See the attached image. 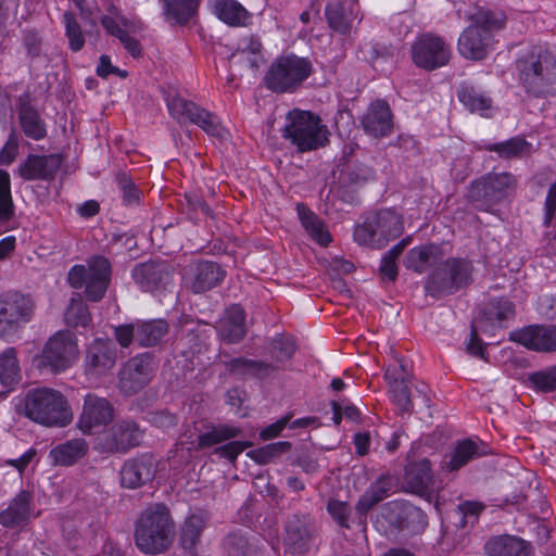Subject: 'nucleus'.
<instances>
[{
  "instance_id": "f257e3e1",
  "label": "nucleus",
  "mask_w": 556,
  "mask_h": 556,
  "mask_svg": "<svg viewBox=\"0 0 556 556\" xmlns=\"http://www.w3.org/2000/svg\"><path fill=\"white\" fill-rule=\"evenodd\" d=\"M465 16L470 25L458 38V52L468 60H483L493 49V33L503 28L505 15L501 11L473 5L466 11Z\"/></svg>"
},
{
  "instance_id": "f03ea898",
  "label": "nucleus",
  "mask_w": 556,
  "mask_h": 556,
  "mask_svg": "<svg viewBox=\"0 0 556 556\" xmlns=\"http://www.w3.org/2000/svg\"><path fill=\"white\" fill-rule=\"evenodd\" d=\"M174 534L175 521L165 504L149 505L135 521V545L147 555L166 552L173 544Z\"/></svg>"
},
{
  "instance_id": "7ed1b4c3",
  "label": "nucleus",
  "mask_w": 556,
  "mask_h": 556,
  "mask_svg": "<svg viewBox=\"0 0 556 556\" xmlns=\"http://www.w3.org/2000/svg\"><path fill=\"white\" fill-rule=\"evenodd\" d=\"M16 407L20 414L46 427H65L73 420L67 399L61 391L52 388L27 390Z\"/></svg>"
},
{
  "instance_id": "20e7f679",
  "label": "nucleus",
  "mask_w": 556,
  "mask_h": 556,
  "mask_svg": "<svg viewBox=\"0 0 556 556\" xmlns=\"http://www.w3.org/2000/svg\"><path fill=\"white\" fill-rule=\"evenodd\" d=\"M473 281V264L467 257H448L427 277L425 290L433 298L456 293Z\"/></svg>"
},
{
  "instance_id": "39448f33",
  "label": "nucleus",
  "mask_w": 556,
  "mask_h": 556,
  "mask_svg": "<svg viewBox=\"0 0 556 556\" xmlns=\"http://www.w3.org/2000/svg\"><path fill=\"white\" fill-rule=\"evenodd\" d=\"M329 131L318 115L308 111L293 110L287 115L282 137L291 142L301 153L325 147Z\"/></svg>"
},
{
  "instance_id": "423d86ee",
  "label": "nucleus",
  "mask_w": 556,
  "mask_h": 556,
  "mask_svg": "<svg viewBox=\"0 0 556 556\" xmlns=\"http://www.w3.org/2000/svg\"><path fill=\"white\" fill-rule=\"evenodd\" d=\"M516 67L526 92L535 98L548 93L556 80V59L546 50L540 49L519 59Z\"/></svg>"
},
{
  "instance_id": "0eeeda50",
  "label": "nucleus",
  "mask_w": 556,
  "mask_h": 556,
  "mask_svg": "<svg viewBox=\"0 0 556 556\" xmlns=\"http://www.w3.org/2000/svg\"><path fill=\"white\" fill-rule=\"evenodd\" d=\"M404 230L402 217L393 210H381L369 215L354 229V240L372 249H381L399 238Z\"/></svg>"
},
{
  "instance_id": "6e6552de",
  "label": "nucleus",
  "mask_w": 556,
  "mask_h": 556,
  "mask_svg": "<svg viewBox=\"0 0 556 556\" xmlns=\"http://www.w3.org/2000/svg\"><path fill=\"white\" fill-rule=\"evenodd\" d=\"M313 73L312 62L307 58L289 54L277 58L269 66L265 86L277 93L292 92Z\"/></svg>"
},
{
  "instance_id": "1a4fd4ad",
  "label": "nucleus",
  "mask_w": 556,
  "mask_h": 556,
  "mask_svg": "<svg viewBox=\"0 0 556 556\" xmlns=\"http://www.w3.org/2000/svg\"><path fill=\"white\" fill-rule=\"evenodd\" d=\"M111 264L108 258L101 255H94L87 266L75 265L67 274V281L71 287L81 289L85 287V293L89 301H100L110 285Z\"/></svg>"
},
{
  "instance_id": "9d476101",
  "label": "nucleus",
  "mask_w": 556,
  "mask_h": 556,
  "mask_svg": "<svg viewBox=\"0 0 556 556\" xmlns=\"http://www.w3.org/2000/svg\"><path fill=\"white\" fill-rule=\"evenodd\" d=\"M517 188V178L508 172H491L471 182L468 199L480 208L488 210L500 203Z\"/></svg>"
},
{
  "instance_id": "9b49d317",
  "label": "nucleus",
  "mask_w": 556,
  "mask_h": 556,
  "mask_svg": "<svg viewBox=\"0 0 556 556\" xmlns=\"http://www.w3.org/2000/svg\"><path fill=\"white\" fill-rule=\"evenodd\" d=\"M36 304L33 298L18 291L0 294V337L15 334L34 316Z\"/></svg>"
},
{
  "instance_id": "f8f14e48",
  "label": "nucleus",
  "mask_w": 556,
  "mask_h": 556,
  "mask_svg": "<svg viewBox=\"0 0 556 556\" xmlns=\"http://www.w3.org/2000/svg\"><path fill=\"white\" fill-rule=\"evenodd\" d=\"M169 332V325L163 318L136 320L114 327V337L121 348H129L132 343L140 348H153L163 342Z\"/></svg>"
},
{
  "instance_id": "ddd939ff",
  "label": "nucleus",
  "mask_w": 556,
  "mask_h": 556,
  "mask_svg": "<svg viewBox=\"0 0 556 556\" xmlns=\"http://www.w3.org/2000/svg\"><path fill=\"white\" fill-rule=\"evenodd\" d=\"M78 357L76 337L71 331H59L43 346L40 365L52 372L70 368Z\"/></svg>"
},
{
  "instance_id": "4468645a",
  "label": "nucleus",
  "mask_w": 556,
  "mask_h": 556,
  "mask_svg": "<svg viewBox=\"0 0 556 556\" xmlns=\"http://www.w3.org/2000/svg\"><path fill=\"white\" fill-rule=\"evenodd\" d=\"M170 115L181 121H188L200 126L205 132L213 137L224 138L226 135L225 128L220 125L219 118L200 108L192 101H188L181 97H174L167 102Z\"/></svg>"
},
{
  "instance_id": "2eb2a0df",
  "label": "nucleus",
  "mask_w": 556,
  "mask_h": 556,
  "mask_svg": "<svg viewBox=\"0 0 556 556\" xmlns=\"http://www.w3.org/2000/svg\"><path fill=\"white\" fill-rule=\"evenodd\" d=\"M412 59L416 66L433 71L448 63L451 48L441 37L422 34L412 45Z\"/></svg>"
},
{
  "instance_id": "dca6fc26",
  "label": "nucleus",
  "mask_w": 556,
  "mask_h": 556,
  "mask_svg": "<svg viewBox=\"0 0 556 556\" xmlns=\"http://www.w3.org/2000/svg\"><path fill=\"white\" fill-rule=\"evenodd\" d=\"M154 371L152 354L146 352L134 356L119 369L117 387L124 395H134L151 381Z\"/></svg>"
},
{
  "instance_id": "f3484780",
  "label": "nucleus",
  "mask_w": 556,
  "mask_h": 556,
  "mask_svg": "<svg viewBox=\"0 0 556 556\" xmlns=\"http://www.w3.org/2000/svg\"><path fill=\"white\" fill-rule=\"evenodd\" d=\"M175 274V266L165 260L140 263L132 269L135 282L146 292L166 290L173 286Z\"/></svg>"
},
{
  "instance_id": "a211bd4d",
  "label": "nucleus",
  "mask_w": 556,
  "mask_h": 556,
  "mask_svg": "<svg viewBox=\"0 0 556 556\" xmlns=\"http://www.w3.org/2000/svg\"><path fill=\"white\" fill-rule=\"evenodd\" d=\"M113 417L114 407L108 399L88 393L77 426L85 434H92L110 424Z\"/></svg>"
},
{
  "instance_id": "6ab92c4d",
  "label": "nucleus",
  "mask_w": 556,
  "mask_h": 556,
  "mask_svg": "<svg viewBox=\"0 0 556 556\" xmlns=\"http://www.w3.org/2000/svg\"><path fill=\"white\" fill-rule=\"evenodd\" d=\"M116 362L117 350L114 342L109 339H96L86 350L85 371L96 378L106 376Z\"/></svg>"
},
{
  "instance_id": "aec40b11",
  "label": "nucleus",
  "mask_w": 556,
  "mask_h": 556,
  "mask_svg": "<svg viewBox=\"0 0 556 556\" xmlns=\"http://www.w3.org/2000/svg\"><path fill=\"white\" fill-rule=\"evenodd\" d=\"M509 339L528 350L556 352V325H531L510 332Z\"/></svg>"
},
{
  "instance_id": "412c9836",
  "label": "nucleus",
  "mask_w": 556,
  "mask_h": 556,
  "mask_svg": "<svg viewBox=\"0 0 556 556\" xmlns=\"http://www.w3.org/2000/svg\"><path fill=\"white\" fill-rule=\"evenodd\" d=\"M156 470V462L149 454H141L129 458L119 470L121 485L126 489L143 486L154 479Z\"/></svg>"
},
{
  "instance_id": "4be33fe9",
  "label": "nucleus",
  "mask_w": 556,
  "mask_h": 556,
  "mask_svg": "<svg viewBox=\"0 0 556 556\" xmlns=\"http://www.w3.org/2000/svg\"><path fill=\"white\" fill-rule=\"evenodd\" d=\"M389 381L390 393L393 403L402 413H417L414 401L418 397L425 407H430V397L422 390H416V394H412L410 389L404 376H400L396 369L388 368L384 375Z\"/></svg>"
},
{
  "instance_id": "5701e85b",
  "label": "nucleus",
  "mask_w": 556,
  "mask_h": 556,
  "mask_svg": "<svg viewBox=\"0 0 556 556\" xmlns=\"http://www.w3.org/2000/svg\"><path fill=\"white\" fill-rule=\"evenodd\" d=\"M404 485L407 491L431 501L435 486L431 465L427 458L412 462L405 467Z\"/></svg>"
},
{
  "instance_id": "b1692460",
  "label": "nucleus",
  "mask_w": 556,
  "mask_h": 556,
  "mask_svg": "<svg viewBox=\"0 0 556 556\" xmlns=\"http://www.w3.org/2000/svg\"><path fill=\"white\" fill-rule=\"evenodd\" d=\"M316 525L309 515H293L286 526V542L294 554L306 552L313 544Z\"/></svg>"
},
{
  "instance_id": "393cba45",
  "label": "nucleus",
  "mask_w": 556,
  "mask_h": 556,
  "mask_svg": "<svg viewBox=\"0 0 556 556\" xmlns=\"http://www.w3.org/2000/svg\"><path fill=\"white\" fill-rule=\"evenodd\" d=\"M225 276L226 271L219 264L199 261L190 264L187 271V283L194 293H203L217 287Z\"/></svg>"
},
{
  "instance_id": "a878e982",
  "label": "nucleus",
  "mask_w": 556,
  "mask_h": 556,
  "mask_svg": "<svg viewBox=\"0 0 556 556\" xmlns=\"http://www.w3.org/2000/svg\"><path fill=\"white\" fill-rule=\"evenodd\" d=\"M361 126L367 135L374 138L389 136L393 129V115L389 104L383 100L370 103L361 117Z\"/></svg>"
},
{
  "instance_id": "bb28decb",
  "label": "nucleus",
  "mask_w": 556,
  "mask_h": 556,
  "mask_svg": "<svg viewBox=\"0 0 556 556\" xmlns=\"http://www.w3.org/2000/svg\"><path fill=\"white\" fill-rule=\"evenodd\" d=\"M62 165L59 154L29 155L20 166V174L26 180L53 179Z\"/></svg>"
},
{
  "instance_id": "cd10ccee",
  "label": "nucleus",
  "mask_w": 556,
  "mask_h": 556,
  "mask_svg": "<svg viewBox=\"0 0 556 556\" xmlns=\"http://www.w3.org/2000/svg\"><path fill=\"white\" fill-rule=\"evenodd\" d=\"M143 431L139 425L130 419L117 421L111 428V441L108 448L111 452H127L141 444Z\"/></svg>"
},
{
  "instance_id": "c85d7f7f",
  "label": "nucleus",
  "mask_w": 556,
  "mask_h": 556,
  "mask_svg": "<svg viewBox=\"0 0 556 556\" xmlns=\"http://www.w3.org/2000/svg\"><path fill=\"white\" fill-rule=\"evenodd\" d=\"M392 481L389 476L381 475L372 482L356 503L355 509L359 521L365 522L367 514L390 495Z\"/></svg>"
},
{
  "instance_id": "c756f323",
  "label": "nucleus",
  "mask_w": 556,
  "mask_h": 556,
  "mask_svg": "<svg viewBox=\"0 0 556 556\" xmlns=\"http://www.w3.org/2000/svg\"><path fill=\"white\" fill-rule=\"evenodd\" d=\"M229 374L240 378L265 379L275 374L276 365L261 359L236 357L224 363Z\"/></svg>"
},
{
  "instance_id": "7c9ffc66",
  "label": "nucleus",
  "mask_w": 556,
  "mask_h": 556,
  "mask_svg": "<svg viewBox=\"0 0 556 556\" xmlns=\"http://www.w3.org/2000/svg\"><path fill=\"white\" fill-rule=\"evenodd\" d=\"M218 333L227 343H238L247 334L245 314L242 307L233 305L219 321Z\"/></svg>"
},
{
  "instance_id": "2f4dec72",
  "label": "nucleus",
  "mask_w": 556,
  "mask_h": 556,
  "mask_svg": "<svg viewBox=\"0 0 556 556\" xmlns=\"http://www.w3.org/2000/svg\"><path fill=\"white\" fill-rule=\"evenodd\" d=\"M489 556H530V545L516 536L502 535L489 540L484 545Z\"/></svg>"
},
{
  "instance_id": "473e14b6",
  "label": "nucleus",
  "mask_w": 556,
  "mask_h": 556,
  "mask_svg": "<svg viewBox=\"0 0 556 556\" xmlns=\"http://www.w3.org/2000/svg\"><path fill=\"white\" fill-rule=\"evenodd\" d=\"M443 253L439 245L430 243L413 248L405 257V265L415 273L422 274L428 267L442 260Z\"/></svg>"
},
{
  "instance_id": "72a5a7b5",
  "label": "nucleus",
  "mask_w": 556,
  "mask_h": 556,
  "mask_svg": "<svg viewBox=\"0 0 556 556\" xmlns=\"http://www.w3.org/2000/svg\"><path fill=\"white\" fill-rule=\"evenodd\" d=\"M30 494L21 491L9 504L0 511V525L4 528H15L25 523L29 517Z\"/></svg>"
},
{
  "instance_id": "f704fd0d",
  "label": "nucleus",
  "mask_w": 556,
  "mask_h": 556,
  "mask_svg": "<svg viewBox=\"0 0 556 556\" xmlns=\"http://www.w3.org/2000/svg\"><path fill=\"white\" fill-rule=\"evenodd\" d=\"M458 100L471 113L485 115V112L492 108V99L482 90L468 81L462 83L457 88Z\"/></svg>"
},
{
  "instance_id": "c9c22d12",
  "label": "nucleus",
  "mask_w": 556,
  "mask_h": 556,
  "mask_svg": "<svg viewBox=\"0 0 556 556\" xmlns=\"http://www.w3.org/2000/svg\"><path fill=\"white\" fill-rule=\"evenodd\" d=\"M214 14L230 26H245L250 13L237 0H211Z\"/></svg>"
},
{
  "instance_id": "e433bc0d",
  "label": "nucleus",
  "mask_w": 556,
  "mask_h": 556,
  "mask_svg": "<svg viewBox=\"0 0 556 556\" xmlns=\"http://www.w3.org/2000/svg\"><path fill=\"white\" fill-rule=\"evenodd\" d=\"M88 452V444L84 439L68 440L50 451L52 463L59 466H72Z\"/></svg>"
},
{
  "instance_id": "4c0bfd02",
  "label": "nucleus",
  "mask_w": 556,
  "mask_h": 556,
  "mask_svg": "<svg viewBox=\"0 0 556 556\" xmlns=\"http://www.w3.org/2000/svg\"><path fill=\"white\" fill-rule=\"evenodd\" d=\"M296 350L292 337L278 334L267 342L266 351L269 354L271 365H276L275 374L283 369V364L290 361Z\"/></svg>"
},
{
  "instance_id": "58836bf2",
  "label": "nucleus",
  "mask_w": 556,
  "mask_h": 556,
  "mask_svg": "<svg viewBox=\"0 0 556 556\" xmlns=\"http://www.w3.org/2000/svg\"><path fill=\"white\" fill-rule=\"evenodd\" d=\"M18 118L24 134L34 140L46 137L47 129L43 119L37 110L27 102H23L18 109Z\"/></svg>"
},
{
  "instance_id": "ea45409f",
  "label": "nucleus",
  "mask_w": 556,
  "mask_h": 556,
  "mask_svg": "<svg viewBox=\"0 0 556 556\" xmlns=\"http://www.w3.org/2000/svg\"><path fill=\"white\" fill-rule=\"evenodd\" d=\"M296 212L302 226L312 239L320 245H327L330 242V233L325 229L324 223L317 215L302 203L296 205Z\"/></svg>"
},
{
  "instance_id": "a19ab883",
  "label": "nucleus",
  "mask_w": 556,
  "mask_h": 556,
  "mask_svg": "<svg viewBox=\"0 0 556 556\" xmlns=\"http://www.w3.org/2000/svg\"><path fill=\"white\" fill-rule=\"evenodd\" d=\"M21 380V367L14 348H8L0 354V384L12 390Z\"/></svg>"
},
{
  "instance_id": "79ce46f5",
  "label": "nucleus",
  "mask_w": 556,
  "mask_h": 556,
  "mask_svg": "<svg viewBox=\"0 0 556 556\" xmlns=\"http://www.w3.org/2000/svg\"><path fill=\"white\" fill-rule=\"evenodd\" d=\"M326 18L331 29L346 35L351 30V23L354 16L352 10L345 3L338 1L326 7Z\"/></svg>"
},
{
  "instance_id": "37998d69",
  "label": "nucleus",
  "mask_w": 556,
  "mask_h": 556,
  "mask_svg": "<svg viewBox=\"0 0 556 556\" xmlns=\"http://www.w3.org/2000/svg\"><path fill=\"white\" fill-rule=\"evenodd\" d=\"M206 526L203 514L197 513L189 516L180 528V544L185 549H191L200 541L202 531Z\"/></svg>"
},
{
  "instance_id": "c03bdc74",
  "label": "nucleus",
  "mask_w": 556,
  "mask_h": 556,
  "mask_svg": "<svg viewBox=\"0 0 556 556\" xmlns=\"http://www.w3.org/2000/svg\"><path fill=\"white\" fill-rule=\"evenodd\" d=\"M482 316L491 325L501 324L515 316V306L508 299L493 298L484 305Z\"/></svg>"
},
{
  "instance_id": "a18cd8bd",
  "label": "nucleus",
  "mask_w": 556,
  "mask_h": 556,
  "mask_svg": "<svg viewBox=\"0 0 556 556\" xmlns=\"http://www.w3.org/2000/svg\"><path fill=\"white\" fill-rule=\"evenodd\" d=\"M225 547L228 556H260L261 549L256 540L233 532L225 539Z\"/></svg>"
},
{
  "instance_id": "49530a36",
  "label": "nucleus",
  "mask_w": 556,
  "mask_h": 556,
  "mask_svg": "<svg viewBox=\"0 0 556 556\" xmlns=\"http://www.w3.org/2000/svg\"><path fill=\"white\" fill-rule=\"evenodd\" d=\"M15 218V205L11 192V178L0 169V224L9 225Z\"/></svg>"
},
{
  "instance_id": "de8ad7c7",
  "label": "nucleus",
  "mask_w": 556,
  "mask_h": 556,
  "mask_svg": "<svg viewBox=\"0 0 556 556\" xmlns=\"http://www.w3.org/2000/svg\"><path fill=\"white\" fill-rule=\"evenodd\" d=\"M241 432L242 431L239 427L228 425H218L212 427L210 431L199 435L197 448H206L227 440L235 439L239 437Z\"/></svg>"
},
{
  "instance_id": "09e8293b",
  "label": "nucleus",
  "mask_w": 556,
  "mask_h": 556,
  "mask_svg": "<svg viewBox=\"0 0 556 556\" xmlns=\"http://www.w3.org/2000/svg\"><path fill=\"white\" fill-rule=\"evenodd\" d=\"M478 446L470 440H464L455 446L454 451L446 455L443 467L454 471L465 466L476 454Z\"/></svg>"
},
{
  "instance_id": "8fccbe9b",
  "label": "nucleus",
  "mask_w": 556,
  "mask_h": 556,
  "mask_svg": "<svg viewBox=\"0 0 556 556\" xmlns=\"http://www.w3.org/2000/svg\"><path fill=\"white\" fill-rule=\"evenodd\" d=\"M65 323L71 327H88L91 316L83 298L78 294L71 299V302L64 313Z\"/></svg>"
},
{
  "instance_id": "3c124183",
  "label": "nucleus",
  "mask_w": 556,
  "mask_h": 556,
  "mask_svg": "<svg viewBox=\"0 0 556 556\" xmlns=\"http://www.w3.org/2000/svg\"><path fill=\"white\" fill-rule=\"evenodd\" d=\"M198 7L197 0H164L167 17L179 24L187 23Z\"/></svg>"
},
{
  "instance_id": "603ef678",
  "label": "nucleus",
  "mask_w": 556,
  "mask_h": 556,
  "mask_svg": "<svg viewBox=\"0 0 556 556\" xmlns=\"http://www.w3.org/2000/svg\"><path fill=\"white\" fill-rule=\"evenodd\" d=\"M290 448V442L279 441L256 450L249 451L247 456L258 465H266L274 462L278 456L288 452Z\"/></svg>"
},
{
  "instance_id": "864d4df0",
  "label": "nucleus",
  "mask_w": 556,
  "mask_h": 556,
  "mask_svg": "<svg viewBox=\"0 0 556 556\" xmlns=\"http://www.w3.org/2000/svg\"><path fill=\"white\" fill-rule=\"evenodd\" d=\"M530 144L521 137H514L509 140L486 146L488 151L496 152L502 159L520 157Z\"/></svg>"
},
{
  "instance_id": "5fc2aeb1",
  "label": "nucleus",
  "mask_w": 556,
  "mask_h": 556,
  "mask_svg": "<svg viewBox=\"0 0 556 556\" xmlns=\"http://www.w3.org/2000/svg\"><path fill=\"white\" fill-rule=\"evenodd\" d=\"M407 503L403 501H391L381 506L378 518H382L389 527L397 530L403 529L406 517Z\"/></svg>"
},
{
  "instance_id": "6e6d98bb",
  "label": "nucleus",
  "mask_w": 556,
  "mask_h": 556,
  "mask_svg": "<svg viewBox=\"0 0 556 556\" xmlns=\"http://www.w3.org/2000/svg\"><path fill=\"white\" fill-rule=\"evenodd\" d=\"M530 384L540 392H553L556 390V365L528 376Z\"/></svg>"
},
{
  "instance_id": "4d7b16f0",
  "label": "nucleus",
  "mask_w": 556,
  "mask_h": 556,
  "mask_svg": "<svg viewBox=\"0 0 556 556\" xmlns=\"http://www.w3.org/2000/svg\"><path fill=\"white\" fill-rule=\"evenodd\" d=\"M63 21L71 50L75 52L81 50L85 45V37L74 13L66 11L63 14Z\"/></svg>"
},
{
  "instance_id": "13d9d810",
  "label": "nucleus",
  "mask_w": 556,
  "mask_h": 556,
  "mask_svg": "<svg viewBox=\"0 0 556 556\" xmlns=\"http://www.w3.org/2000/svg\"><path fill=\"white\" fill-rule=\"evenodd\" d=\"M116 182L122 192L123 203L127 206L137 205L141 199V191L135 186L131 178L126 173L116 175Z\"/></svg>"
},
{
  "instance_id": "bf43d9fd",
  "label": "nucleus",
  "mask_w": 556,
  "mask_h": 556,
  "mask_svg": "<svg viewBox=\"0 0 556 556\" xmlns=\"http://www.w3.org/2000/svg\"><path fill=\"white\" fill-rule=\"evenodd\" d=\"M406 517L404 518L403 529H408L413 532H420L428 526L427 515L418 507L407 504Z\"/></svg>"
},
{
  "instance_id": "052dcab7",
  "label": "nucleus",
  "mask_w": 556,
  "mask_h": 556,
  "mask_svg": "<svg viewBox=\"0 0 556 556\" xmlns=\"http://www.w3.org/2000/svg\"><path fill=\"white\" fill-rule=\"evenodd\" d=\"M250 446H252V442L250 441H230L222 446L216 447L213 453L235 464L238 455H240L245 448Z\"/></svg>"
},
{
  "instance_id": "680f3d73",
  "label": "nucleus",
  "mask_w": 556,
  "mask_h": 556,
  "mask_svg": "<svg viewBox=\"0 0 556 556\" xmlns=\"http://www.w3.org/2000/svg\"><path fill=\"white\" fill-rule=\"evenodd\" d=\"M374 176V170L364 164L355 163L348 167L344 174V181L350 185H361Z\"/></svg>"
},
{
  "instance_id": "e2e57ef3",
  "label": "nucleus",
  "mask_w": 556,
  "mask_h": 556,
  "mask_svg": "<svg viewBox=\"0 0 556 556\" xmlns=\"http://www.w3.org/2000/svg\"><path fill=\"white\" fill-rule=\"evenodd\" d=\"M262 43L258 38L254 36H250L243 38L237 51L232 52L229 56V61L231 64H236L237 60L242 59L245 54H261Z\"/></svg>"
},
{
  "instance_id": "0e129e2a",
  "label": "nucleus",
  "mask_w": 556,
  "mask_h": 556,
  "mask_svg": "<svg viewBox=\"0 0 556 556\" xmlns=\"http://www.w3.org/2000/svg\"><path fill=\"white\" fill-rule=\"evenodd\" d=\"M327 510L339 526L350 528V507L348 503L338 500H330L327 504Z\"/></svg>"
},
{
  "instance_id": "69168bd1",
  "label": "nucleus",
  "mask_w": 556,
  "mask_h": 556,
  "mask_svg": "<svg viewBox=\"0 0 556 556\" xmlns=\"http://www.w3.org/2000/svg\"><path fill=\"white\" fill-rule=\"evenodd\" d=\"M23 46L27 56L35 59L41 54L42 39L36 30L27 29L23 33Z\"/></svg>"
},
{
  "instance_id": "338daca9",
  "label": "nucleus",
  "mask_w": 556,
  "mask_h": 556,
  "mask_svg": "<svg viewBox=\"0 0 556 556\" xmlns=\"http://www.w3.org/2000/svg\"><path fill=\"white\" fill-rule=\"evenodd\" d=\"M18 150V143L15 135L12 132L5 142L4 147L0 151V164L9 165L11 164Z\"/></svg>"
},
{
  "instance_id": "774afa93",
  "label": "nucleus",
  "mask_w": 556,
  "mask_h": 556,
  "mask_svg": "<svg viewBox=\"0 0 556 556\" xmlns=\"http://www.w3.org/2000/svg\"><path fill=\"white\" fill-rule=\"evenodd\" d=\"M544 225L548 227L556 212V181L549 187L544 204Z\"/></svg>"
}]
</instances>
